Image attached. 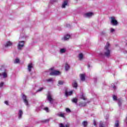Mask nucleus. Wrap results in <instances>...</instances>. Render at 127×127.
Instances as JSON below:
<instances>
[{
	"instance_id": "nucleus-1",
	"label": "nucleus",
	"mask_w": 127,
	"mask_h": 127,
	"mask_svg": "<svg viewBox=\"0 0 127 127\" xmlns=\"http://www.w3.org/2000/svg\"><path fill=\"white\" fill-rule=\"evenodd\" d=\"M103 55L106 57H110L111 55V50H110V44L109 43H107L105 46Z\"/></svg>"
},
{
	"instance_id": "nucleus-2",
	"label": "nucleus",
	"mask_w": 127,
	"mask_h": 127,
	"mask_svg": "<svg viewBox=\"0 0 127 127\" xmlns=\"http://www.w3.org/2000/svg\"><path fill=\"white\" fill-rule=\"evenodd\" d=\"M50 75L51 76H58V75H60L61 72L58 70H55L54 67H52L50 69Z\"/></svg>"
},
{
	"instance_id": "nucleus-3",
	"label": "nucleus",
	"mask_w": 127,
	"mask_h": 127,
	"mask_svg": "<svg viewBox=\"0 0 127 127\" xmlns=\"http://www.w3.org/2000/svg\"><path fill=\"white\" fill-rule=\"evenodd\" d=\"M110 21L112 25H114V26H117L119 24V22L116 19V17L114 16L110 17Z\"/></svg>"
},
{
	"instance_id": "nucleus-4",
	"label": "nucleus",
	"mask_w": 127,
	"mask_h": 127,
	"mask_svg": "<svg viewBox=\"0 0 127 127\" xmlns=\"http://www.w3.org/2000/svg\"><path fill=\"white\" fill-rule=\"evenodd\" d=\"M8 71L7 70L5 69L1 73H0V77H2L3 79H6L8 77Z\"/></svg>"
},
{
	"instance_id": "nucleus-5",
	"label": "nucleus",
	"mask_w": 127,
	"mask_h": 127,
	"mask_svg": "<svg viewBox=\"0 0 127 127\" xmlns=\"http://www.w3.org/2000/svg\"><path fill=\"white\" fill-rule=\"evenodd\" d=\"M23 47H24V41H19L17 44V48L18 50H22Z\"/></svg>"
},
{
	"instance_id": "nucleus-6",
	"label": "nucleus",
	"mask_w": 127,
	"mask_h": 127,
	"mask_svg": "<svg viewBox=\"0 0 127 127\" xmlns=\"http://www.w3.org/2000/svg\"><path fill=\"white\" fill-rule=\"evenodd\" d=\"M22 99L23 100V102L27 107H29V104H28V101L27 100V97L25 95L22 94Z\"/></svg>"
},
{
	"instance_id": "nucleus-7",
	"label": "nucleus",
	"mask_w": 127,
	"mask_h": 127,
	"mask_svg": "<svg viewBox=\"0 0 127 127\" xmlns=\"http://www.w3.org/2000/svg\"><path fill=\"white\" fill-rule=\"evenodd\" d=\"M70 37H71V36L70 35H65L64 37L62 38V40L63 41H67V40H69V39H70Z\"/></svg>"
},
{
	"instance_id": "nucleus-8",
	"label": "nucleus",
	"mask_w": 127,
	"mask_h": 127,
	"mask_svg": "<svg viewBox=\"0 0 127 127\" xmlns=\"http://www.w3.org/2000/svg\"><path fill=\"white\" fill-rule=\"evenodd\" d=\"M93 15H94V13H93L92 12H89L85 13L84 15V16L85 17H87V18H89L90 17H92V16H93Z\"/></svg>"
},
{
	"instance_id": "nucleus-9",
	"label": "nucleus",
	"mask_w": 127,
	"mask_h": 127,
	"mask_svg": "<svg viewBox=\"0 0 127 127\" xmlns=\"http://www.w3.org/2000/svg\"><path fill=\"white\" fill-rule=\"evenodd\" d=\"M47 100L51 104H53V98H52V95H51V94H48L47 96Z\"/></svg>"
},
{
	"instance_id": "nucleus-10",
	"label": "nucleus",
	"mask_w": 127,
	"mask_h": 127,
	"mask_svg": "<svg viewBox=\"0 0 127 127\" xmlns=\"http://www.w3.org/2000/svg\"><path fill=\"white\" fill-rule=\"evenodd\" d=\"M23 115V111H22V110L21 109L19 110L18 112V118L19 120H21V119L22 118Z\"/></svg>"
},
{
	"instance_id": "nucleus-11",
	"label": "nucleus",
	"mask_w": 127,
	"mask_h": 127,
	"mask_svg": "<svg viewBox=\"0 0 127 127\" xmlns=\"http://www.w3.org/2000/svg\"><path fill=\"white\" fill-rule=\"evenodd\" d=\"M27 70L28 72H31L33 70V64L32 63L28 64Z\"/></svg>"
},
{
	"instance_id": "nucleus-12",
	"label": "nucleus",
	"mask_w": 127,
	"mask_h": 127,
	"mask_svg": "<svg viewBox=\"0 0 127 127\" xmlns=\"http://www.w3.org/2000/svg\"><path fill=\"white\" fill-rule=\"evenodd\" d=\"M68 6V0H64L62 4V8H65L66 6Z\"/></svg>"
},
{
	"instance_id": "nucleus-13",
	"label": "nucleus",
	"mask_w": 127,
	"mask_h": 127,
	"mask_svg": "<svg viewBox=\"0 0 127 127\" xmlns=\"http://www.w3.org/2000/svg\"><path fill=\"white\" fill-rule=\"evenodd\" d=\"M72 94H73V91H70L69 92H68L67 89H65V95L66 97H68L69 96H72Z\"/></svg>"
},
{
	"instance_id": "nucleus-14",
	"label": "nucleus",
	"mask_w": 127,
	"mask_h": 127,
	"mask_svg": "<svg viewBox=\"0 0 127 127\" xmlns=\"http://www.w3.org/2000/svg\"><path fill=\"white\" fill-rule=\"evenodd\" d=\"M57 116L58 117H60V118H65V113L63 112H59L57 114Z\"/></svg>"
},
{
	"instance_id": "nucleus-15",
	"label": "nucleus",
	"mask_w": 127,
	"mask_h": 127,
	"mask_svg": "<svg viewBox=\"0 0 127 127\" xmlns=\"http://www.w3.org/2000/svg\"><path fill=\"white\" fill-rule=\"evenodd\" d=\"M78 58L79 60H80V61H82V60L84 59V55L82 53H80L78 56Z\"/></svg>"
},
{
	"instance_id": "nucleus-16",
	"label": "nucleus",
	"mask_w": 127,
	"mask_h": 127,
	"mask_svg": "<svg viewBox=\"0 0 127 127\" xmlns=\"http://www.w3.org/2000/svg\"><path fill=\"white\" fill-rule=\"evenodd\" d=\"M60 127H70V124H69L68 123L64 125L63 124H60L59 126Z\"/></svg>"
},
{
	"instance_id": "nucleus-17",
	"label": "nucleus",
	"mask_w": 127,
	"mask_h": 127,
	"mask_svg": "<svg viewBox=\"0 0 127 127\" xmlns=\"http://www.w3.org/2000/svg\"><path fill=\"white\" fill-rule=\"evenodd\" d=\"M11 45H12V43L10 41H8L5 45V47H8L9 46H11Z\"/></svg>"
},
{
	"instance_id": "nucleus-18",
	"label": "nucleus",
	"mask_w": 127,
	"mask_h": 127,
	"mask_svg": "<svg viewBox=\"0 0 127 127\" xmlns=\"http://www.w3.org/2000/svg\"><path fill=\"white\" fill-rule=\"evenodd\" d=\"M80 80H81V81H85V75L84 74H80Z\"/></svg>"
},
{
	"instance_id": "nucleus-19",
	"label": "nucleus",
	"mask_w": 127,
	"mask_h": 127,
	"mask_svg": "<svg viewBox=\"0 0 127 127\" xmlns=\"http://www.w3.org/2000/svg\"><path fill=\"white\" fill-rule=\"evenodd\" d=\"M80 98L82 99L84 101H86L87 99L86 98V96H85V95L84 94H82V95L80 96Z\"/></svg>"
},
{
	"instance_id": "nucleus-20",
	"label": "nucleus",
	"mask_w": 127,
	"mask_h": 127,
	"mask_svg": "<svg viewBox=\"0 0 127 127\" xmlns=\"http://www.w3.org/2000/svg\"><path fill=\"white\" fill-rule=\"evenodd\" d=\"M64 68L65 71H68V70L70 69V65H69V64H66Z\"/></svg>"
},
{
	"instance_id": "nucleus-21",
	"label": "nucleus",
	"mask_w": 127,
	"mask_h": 127,
	"mask_svg": "<svg viewBox=\"0 0 127 127\" xmlns=\"http://www.w3.org/2000/svg\"><path fill=\"white\" fill-rule=\"evenodd\" d=\"M60 53H61L62 54L63 53H65V52H66V49L65 48H63L61 49L60 51Z\"/></svg>"
},
{
	"instance_id": "nucleus-22",
	"label": "nucleus",
	"mask_w": 127,
	"mask_h": 127,
	"mask_svg": "<svg viewBox=\"0 0 127 127\" xmlns=\"http://www.w3.org/2000/svg\"><path fill=\"white\" fill-rule=\"evenodd\" d=\"M72 86L73 88H77V87H78V84L76 81H73L72 83Z\"/></svg>"
},
{
	"instance_id": "nucleus-23",
	"label": "nucleus",
	"mask_w": 127,
	"mask_h": 127,
	"mask_svg": "<svg viewBox=\"0 0 127 127\" xmlns=\"http://www.w3.org/2000/svg\"><path fill=\"white\" fill-rule=\"evenodd\" d=\"M14 63L15 64H17V63H19V59L16 58L14 61Z\"/></svg>"
},
{
	"instance_id": "nucleus-24",
	"label": "nucleus",
	"mask_w": 127,
	"mask_h": 127,
	"mask_svg": "<svg viewBox=\"0 0 127 127\" xmlns=\"http://www.w3.org/2000/svg\"><path fill=\"white\" fill-rule=\"evenodd\" d=\"M46 81L47 82H53V81H54V79H53V78H49L48 79H46Z\"/></svg>"
},
{
	"instance_id": "nucleus-25",
	"label": "nucleus",
	"mask_w": 127,
	"mask_h": 127,
	"mask_svg": "<svg viewBox=\"0 0 127 127\" xmlns=\"http://www.w3.org/2000/svg\"><path fill=\"white\" fill-rule=\"evenodd\" d=\"M110 31L111 33H114L116 31V30L113 28H110Z\"/></svg>"
},
{
	"instance_id": "nucleus-26",
	"label": "nucleus",
	"mask_w": 127,
	"mask_h": 127,
	"mask_svg": "<svg viewBox=\"0 0 127 127\" xmlns=\"http://www.w3.org/2000/svg\"><path fill=\"white\" fill-rule=\"evenodd\" d=\"M82 125L84 126V127H86V126L88 125V122H87V121H84L82 123Z\"/></svg>"
},
{
	"instance_id": "nucleus-27",
	"label": "nucleus",
	"mask_w": 127,
	"mask_h": 127,
	"mask_svg": "<svg viewBox=\"0 0 127 127\" xmlns=\"http://www.w3.org/2000/svg\"><path fill=\"white\" fill-rule=\"evenodd\" d=\"M72 103H76L77 102H78V99H77L76 98H73V99L72 100Z\"/></svg>"
},
{
	"instance_id": "nucleus-28",
	"label": "nucleus",
	"mask_w": 127,
	"mask_h": 127,
	"mask_svg": "<svg viewBox=\"0 0 127 127\" xmlns=\"http://www.w3.org/2000/svg\"><path fill=\"white\" fill-rule=\"evenodd\" d=\"M119 121H116L115 123V125L114 127H119Z\"/></svg>"
},
{
	"instance_id": "nucleus-29",
	"label": "nucleus",
	"mask_w": 127,
	"mask_h": 127,
	"mask_svg": "<svg viewBox=\"0 0 127 127\" xmlns=\"http://www.w3.org/2000/svg\"><path fill=\"white\" fill-rule=\"evenodd\" d=\"M63 84H64V81L62 80L59 81V85H63Z\"/></svg>"
},
{
	"instance_id": "nucleus-30",
	"label": "nucleus",
	"mask_w": 127,
	"mask_h": 127,
	"mask_svg": "<svg viewBox=\"0 0 127 127\" xmlns=\"http://www.w3.org/2000/svg\"><path fill=\"white\" fill-rule=\"evenodd\" d=\"M117 101H118V105L119 107H121V106H122V100H120L118 99Z\"/></svg>"
},
{
	"instance_id": "nucleus-31",
	"label": "nucleus",
	"mask_w": 127,
	"mask_h": 127,
	"mask_svg": "<svg viewBox=\"0 0 127 127\" xmlns=\"http://www.w3.org/2000/svg\"><path fill=\"white\" fill-rule=\"evenodd\" d=\"M44 111H46L47 113H48L49 112V109H48V107H45L44 108Z\"/></svg>"
},
{
	"instance_id": "nucleus-32",
	"label": "nucleus",
	"mask_w": 127,
	"mask_h": 127,
	"mask_svg": "<svg viewBox=\"0 0 127 127\" xmlns=\"http://www.w3.org/2000/svg\"><path fill=\"white\" fill-rule=\"evenodd\" d=\"M4 83H3V82H1L0 83V88H2V87L3 86Z\"/></svg>"
},
{
	"instance_id": "nucleus-33",
	"label": "nucleus",
	"mask_w": 127,
	"mask_h": 127,
	"mask_svg": "<svg viewBox=\"0 0 127 127\" xmlns=\"http://www.w3.org/2000/svg\"><path fill=\"white\" fill-rule=\"evenodd\" d=\"M65 111L66 112V113H71V110H70L69 108H66L65 109Z\"/></svg>"
},
{
	"instance_id": "nucleus-34",
	"label": "nucleus",
	"mask_w": 127,
	"mask_h": 127,
	"mask_svg": "<svg viewBox=\"0 0 127 127\" xmlns=\"http://www.w3.org/2000/svg\"><path fill=\"white\" fill-rule=\"evenodd\" d=\"M43 89H44V88L43 87H41L39 89H38L37 92H41V91H42V90H43Z\"/></svg>"
},
{
	"instance_id": "nucleus-35",
	"label": "nucleus",
	"mask_w": 127,
	"mask_h": 127,
	"mask_svg": "<svg viewBox=\"0 0 127 127\" xmlns=\"http://www.w3.org/2000/svg\"><path fill=\"white\" fill-rule=\"evenodd\" d=\"M113 100L114 101H117L118 100V99H117V96L116 95L113 96Z\"/></svg>"
},
{
	"instance_id": "nucleus-36",
	"label": "nucleus",
	"mask_w": 127,
	"mask_h": 127,
	"mask_svg": "<svg viewBox=\"0 0 127 127\" xmlns=\"http://www.w3.org/2000/svg\"><path fill=\"white\" fill-rule=\"evenodd\" d=\"M111 87H112V88H113V89H114V90H116V89H117V87H116V86H115V85H111Z\"/></svg>"
},
{
	"instance_id": "nucleus-37",
	"label": "nucleus",
	"mask_w": 127,
	"mask_h": 127,
	"mask_svg": "<svg viewBox=\"0 0 127 127\" xmlns=\"http://www.w3.org/2000/svg\"><path fill=\"white\" fill-rule=\"evenodd\" d=\"M4 104H5V105H6L7 106H8V101H5L4 102Z\"/></svg>"
},
{
	"instance_id": "nucleus-38",
	"label": "nucleus",
	"mask_w": 127,
	"mask_h": 127,
	"mask_svg": "<svg viewBox=\"0 0 127 127\" xmlns=\"http://www.w3.org/2000/svg\"><path fill=\"white\" fill-rule=\"evenodd\" d=\"M93 124H94V126H97V124H96V121H94V122H93Z\"/></svg>"
},
{
	"instance_id": "nucleus-39",
	"label": "nucleus",
	"mask_w": 127,
	"mask_h": 127,
	"mask_svg": "<svg viewBox=\"0 0 127 127\" xmlns=\"http://www.w3.org/2000/svg\"><path fill=\"white\" fill-rule=\"evenodd\" d=\"M99 127H104V126H103V124H100V125H99Z\"/></svg>"
},
{
	"instance_id": "nucleus-40",
	"label": "nucleus",
	"mask_w": 127,
	"mask_h": 127,
	"mask_svg": "<svg viewBox=\"0 0 127 127\" xmlns=\"http://www.w3.org/2000/svg\"><path fill=\"white\" fill-rule=\"evenodd\" d=\"M124 53H125V54H126V53H127V51H125L124 52Z\"/></svg>"
},
{
	"instance_id": "nucleus-41",
	"label": "nucleus",
	"mask_w": 127,
	"mask_h": 127,
	"mask_svg": "<svg viewBox=\"0 0 127 127\" xmlns=\"http://www.w3.org/2000/svg\"><path fill=\"white\" fill-rule=\"evenodd\" d=\"M46 122H49V120H46Z\"/></svg>"
},
{
	"instance_id": "nucleus-42",
	"label": "nucleus",
	"mask_w": 127,
	"mask_h": 127,
	"mask_svg": "<svg viewBox=\"0 0 127 127\" xmlns=\"http://www.w3.org/2000/svg\"><path fill=\"white\" fill-rule=\"evenodd\" d=\"M83 106H86V104H85V105H83Z\"/></svg>"
},
{
	"instance_id": "nucleus-43",
	"label": "nucleus",
	"mask_w": 127,
	"mask_h": 127,
	"mask_svg": "<svg viewBox=\"0 0 127 127\" xmlns=\"http://www.w3.org/2000/svg\"><path fill=\"white\" fill-rule=\"evenodd\" d=\"M28 127L27 126H26V127Z\"/></svg>"
}]
</instances>
